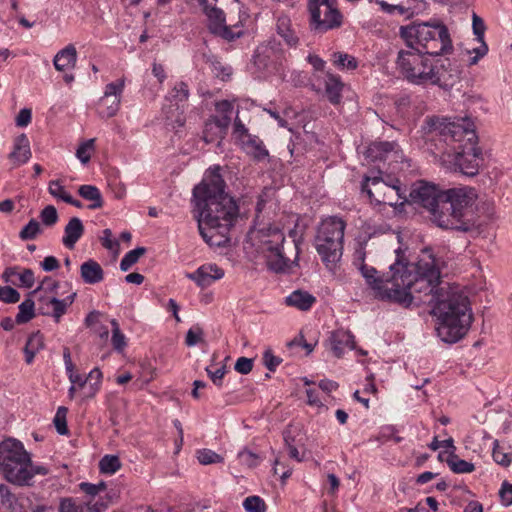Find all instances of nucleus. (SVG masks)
I'll use <instances>...</instances> for the list:
<instances>
[{"label":"nucleus","instance_id":"f257e3e1","mask_svg":"<svg viewBox=\"0 0 512 512\" xmlns=\"http://www.w3.org/2000/svg\"><path fill=\"white\" fill-rule=\"evenodd\" d=\"M358 269L376 298L405 308L412 304L431 306L438 317L437 335L443 342L456 343L468 332L472 322L468 297L448 284L441 285L440 270L431 250H423L416 263L396 261L384 278L366 264Z\"/></svg>","mask_w":512,"mask_h":512},{"label":"nucleus","instance_id":"f03ea898","mask_svg":"<svg viewBox=\"0 0 512 512\" xmlns=\"http://www.w3.org/2000/svg\"><path fill=\"white\" fill-rule=\"evenodd\" d=\"M220 170L218 165L209 168L203 180L193 188L192 203L199 232L210 245L217 244L213 240L216 235L226 236L239 215L235 200L225 192Z\"/></svg>","mask_w":512,"mask_h":512},{"label":"nucleus","instance_id":"7ed1b4c3","mask_svg":"<svg viewBox=\"0 0 512 512\" xmlns=\"http://www.w3.org/2000/svg\"><path fill=\"white\" fill-rule=\"evenodd\" d=\"M423 131L428 149L436 156L450 158L478 145L474 122L468 118L427 117Z\"/></svg>","mask_w":512,"mask_h":512},{"label":"nucleus","instance_id":"20e7f679","mask_svg":"<svg viewBox=\"0 0 512 512\" xmlns=\"http://www.w3.org/2000/svg\"><path fill=\"white\" fill-rule=\"evenodd\" d=\"M425 55L413 50L398 53V68L408 82L448 90L459 81L460 70L449 59L431 61Z\"/></svg>","mask_w":512,"mask_h":512},{"label":"nucleus","instance_id":"39448f33","mask_svg":"<svg viewBox=\"0 0 512 512\" xmlns=\"http://www.w3.org/2000/svg\"><path fill=\"white\" fill-rule=\"evenodd\" d=\"M473 189L451 188L443 192V199L430 216L431 221L442 229L469 232L476 228L472 206Z\"/></svg>","mask_w":512,"mask_h":512},{"label":"nucleus","instance_id":"423d86ee","mask_svg":"<svg viewBox=\"0 0 512 512\" xmlns=\"http://www.w3.org/2000/svg\"><path fill=\"white\" fill-rule=\"evenodd\" d=\"M0 472L9 483L23 487L31 486L36 475L45 476L49 471L45 466L33 464L20 441L7 439L0 443Z\"/></svg>","mask_w":512,"mask_h":512},{"label":"nucleus","instance_id":"0eeeda50","mask_svg":"<svg viewBox=\"0 0 512 512\" xmlns=\"http://www.w3.org/2000/svg\"><path fill=\"white\" fill-rule=\"evenodd\" d=\"M400 35L413 51L427 55H442L452 51V41L444 24L429 22L402 26Z\"/></svg>","mask_w":512,"mask_h":512},{"label":"nucleus","instance_id":"6e6552de","mask_svg":"<svg viewBox=\"0 0 512 512\" xmlns=\"http://www.w3.org/2000/svg\"><path fill=\"white\" fill-rule=\"evenodd\" d=\"M259 248L266 258L268 268L275 272L284 271L298 260L297 242L287 241L278 228H268L260 232Z\"/></svg>","mask_w":512,"mask_h":512},{"label":"nucleus","instance_id":"1a4fd4ad","mask_svg":"<svg viewBox=\"0 0 512 512\" xmlns=\"http://www.w3.org/2000/svg\"><path fill=\"white\" fill-rule=\"evenodd\" d=\"M346 222L337 216L323 219L315 237V247L325 266L333 271L343 253Z\"/></svg>","mask_w":512,"mask_h":512},{"label":"nucleus","instance_id":"9d476101","mask_svg":"<svg viewBox=\"0 0 512 512\" xmlns=\"http://www.w3.org/2000/svg\"><path fill=\"white\" fill-rule=\"evenodd\" d=\"M310 27L325 33L342 25L343 16L333 0H308Z\"/></svg>","mask_w":512,"mask_h":512},{"label":"nucleus","instance_id":"9b49d317","mask_svg":"<svg viewBox=\"0 0 512 512\" xmlns=\"http://www.w3.org/2000/svg\"><path fill=\"white\" fill-rule=\"evenodd\" d=\"M362 191L367 194L370 202L376 205L396 206L402 198L400 187L387 184L381 177L366 176Z\"/></svg>","mask_w":512,"mask_h":512},{"label":"nucleus","instance_id":"f8f14e48","mask_svg":"<svg viewBox=\"0 0 512 512\" xmlns=\"http://www.w3.org/2000/svg\"><path fill=\"white\" fill-rule=\"evenodd\" d=\"M233 136L241 150L254 161L261 162L269 157V151L263 141L258 136L249 133V130L238 116L234 120Z\"/></svg>","mask_w":512,"mask_h":512},{"label":"nucleus","instance_id":"ddd939ff","mask_svg":"<svg viewBox=\"0 0 512 512\" xmlns=\"http://www.w3.org/2000/svg\"><path fill=\"white\" fill-rule=\"evenodd\" d=\"M125 87V79L121 78L116 82L105 86L104 95L97 103V113L101 118H111L117 114L121 104V95Z\"/></svg>","mask_w":512,"mask_h":512},{"label":"nucleus","instance_id":"4468645a","mask_svg":"<svg viewBox=\"0 0 512 512\" xmlns=\"http://www.w3.org/2000/svg\"><path fill=\"white\" fill-rule=\"evenodd\" d=\"M459 152L451 155L450 158H443L444 161L453 164L455 170H459L466 176L472 177L477 175L483 160L481 148L475 145L473 150L466 149Z\"/></svg>","mask_w":512,"mask_h":512},{"label":"nucleus","instance_id":"2eb2a0df","mask_svg":"<svg viewBox=\"0 0 512 512\" xmlns=\"http://www.w3.org/2000/svg\"><path fill=\"white\" fill-rule=\"evenodd\" d=\"M443 192L435 185L421 181L410 192L411 201L424 207L432 215L443 199Z\"/></svg>","mask_w":512,"mask_h":512},{"label":"nucleus","instance_id":"dca6fc26","mask_svg":"<svg viewBox=\"0 0 512 512\" xmlns=\"http://www.w3.org/2000/svg\"><path fill=\"white\" fill-rule=\"evenodd\" d=\"M242 14L238 0H227L225 9V22L226 32L229 35H222V38L232 40L242 34L240 28L242 27Z\"/></svg>","mask_w":512,"mask_h":512},{"label":"nucleus","instance_id":"f3484780","mask_svg":"<svg viewBox=\"0 0 512 512\" xmlns=\"http://www.w3.org/2000/svg\"><path fill=\"white\" fill-rule=\"evenodd\" d=\"M229 127V119L227 117L212 116L206 122L203 130V140L206 143H213L224 139Z\"/></svg>","mask_w":512,"mask_h":512},{"label":"nucleus","instance_id":"a211bd4d","mask_svg":"<svg viewBox=\"0 0 512 512\" xmlns=\"http://www.w3.org/2000/svg\"><path fill=\"white\" fill-rule=\"evenodd\" d=\"M219 2V0H215ZM199 4L203 6L204 12L208 18V28L209 30L215 34L222 37V35H229L226 32L225 22V10L221 7L209 6L207 0H198Z\"/></svg>","mask_w":512,"mask_h":512},{"label":"nucleus","instance_id":"6ab92c4d","mask_svg":"<svg viewBox=\"0 0 512 512\" xmlns=\"http://www.w3.org/2000/svg\"><path fill=\"white\" fill-rule=\"evenodd\" d=\"M224 270L216 264H204L195 272L187 273L186 277L194 281L199 287L210 286L216 280L223 278Z\"/></svg>","mask_w":512,"mask_h":512},{"label":"nucleus","instance_id":"aec40b11","mask_svg":"<svg viewBox=\"0 0 512 512\" xmlns=\"http://www.w3.org/2000/svg\"><path fill=\"white\" fill-rule=\"evenodd\" d=\"M472 20L473 32L476 35V40L478 41L479 46L474 47L472 50H468V53H475V56L472 57L469 61L470 65L476 64L479 59L484 57L488 52V46L484 41V33L486 29L484 21L475 13L473 14Z\"/></svg>","mask_w":512,"mask_h":512},{"label":"nucleus","instance_id":"412c9836","mask_svg":"<svg viewBox=\"0 0 512 512\" xmlns=\"http://www.w3.org/2000/svg\"><path fill=\"white\" fill-rule=\"evenodd\" d=\"M84 231L85 228L81 219L72 217L64 228L63 245L70 250L74 249L76 243L83 236Z\"/></svg>","mask_w":512,"mask_h":512},{"label":"nucleus","instance_id":"4be33fe9","mask_svg":"<svg viewBox=\"0 0 512 512\" xmlns=\"http://www.w3.org/2000/svg\"><path fill=\"white\" fill-rule=\"evenodd\" d=\"M104 275L102 266L94 259H88L80 266V276L85 284L94 285L100 283L103 281Z\"/></svg>","mask_w":512,"mask_h":512},{"label":"nucleus","instance_id":"5701e85b","mask_svg":"<svg viewBox=\"0 0 512 512\" xmlns=\"http://www.w3.org/2000/svg\"><path fill=\"white\" fill-rule=\"evenodd\" d=\"M331 345L335 356L340 358L345 349L353 350L355 348L354 336L348 330L338 329L331 335Z\"/></svg>","mask_w":512,"mask_h":512},{"label":"nucleus","instance_id":"b1692460","mask_svg":"<svg viewBox=\"0 0 512 512\" xmlns=\"http://www.w3.org/2000/svg\"><path fill=\"white\" fill-rule=\"evenodd\" d=\"M414 0H376L381 9L389 14H397L405 18H411L414 14V7L411 3Z\"/></svg>","mask_w":512,"mask_h":512},{"label":"nucleus","instance_id":"393cba45","mask_svg":"<svg viewBox=\"0 0 512 512\" xmlns=\"http://www.w3.org/2000/svg\"><path fill=\"white\" fill-rule=\"evenodd\" d=\"M31 157L30 144L25 134H20L14 141L13 151L9 154V159L15 166L26 163Z\"/></svg>","mask_w":512,"mask_h":512},{"label":"nucleus","instance_id":"a878e982","mask_svg":"<svg viewBox=\"0 0 512 512\" xmlns=\"http://www.w3.org/2000/svg\"><path fill=\"white\" fill-rule=\"evenodd\" d=\"M76 61V48L73 44H69L55 55L53 63L56 70L66 71L74 68L76 65Z\"/></svg>","mask_w":512,"mask_h":512},{"label":"nucleus","instance_id":"bb28decb","mask_svg":"<svg viewBox=\"0 0 512 512\" xmlns=\"http://www.w3.org/2000/svg\"><path fill=\"white\" fill-rule=\"evenodd\" d=\"M325 96L333 105H338L342 100L344 84L338 76L328 73L324 80Z\"/></svg>","mask_w":512,"mask_h":512},{"label":"nucleus","instance_id":"cd10ccee","mask_svg":"<svg viewBox=\"0 0 512 512\" xmlns=\"http://www.w3.org/2000/svg\"><path fill=\"white\" fill-rule=\"evenodd\" d=\"M316 302V298L307 291L295 290L285 298L287 306L295 307L302 311L309 310Z\"/></svg>","mask_w":512,"mask_h":512},{"label":"nucleus","instance_id":"c85d7f7f","mask_svg":"<svg viewBox=\"0 0 512 512\" xmlns=\"http://www.w3.org/2000/svg\"><path fill=\"white\" fill-rule=\"evenodd\" d=\"M276 30L278 35L282 37L289 46L297 45L299 39L292 25L291 19L288 16L280 15L277 18Z\"/></svg>","mask_w":512,"mask_h":512},{"label":"nucleus","instance_id":"c756f323","mask_svg":"<svg viewBox=\"0 0 512 512\" xmlns=\"http://www.w3.org/2000/svg\"><path fill=\"white\" fill-rule=\"evenodd\" d=\"M79 195L87 201L92 203L88 206L89 209H99L103 207V198L100 190L94 185H81L78 188Z\"/></svg>","mask_w":512,"mask_h":512},{"label":"nucleus","instance_id":"7c9ffc66","mask_svg":"<svg viewBox=\"0 0 512 512\" xmlns=\"http://www.w3.org/2000/svg\"><path fill=\"white\" fill-rule=\"evenodd\" d=\"M44 347V337L40 332L33 333L24 347L25 361L31 364L35 355Z\"/></svg>","mask_w":512,"mask_h":512},{"label":"nucleus","instance_id":"2f4dec72","mask_svg":"<svg viewBox=\"0 0 512 512\" xmlns=\"http://www.w3.org/2000/svg\"><path fill=\"white\" fill-rule=\"evenodd\" d=\"M492 456L494 461L503 466L508 467L512 462V451L510 446L500 444L498 440L494 441Z\"/></svg>","mask_w":512,"mask_h":512},{"label":"nucleus","instance_id":"473e14b6","mask_svg":"<svg viewBox=\"0 0 512 512\" xmlns=\"http://www.w3.org/2000/svg\"><path fill=\"white\" fill-rule=\"evenodd\" d=\"M75 297H76V293H73L62 300H60L56 297H52L49 300V303L53 306L52 316L56 323L60 322L61 317L66 313L67 308L70 305H72Z\"/></svg>","mask_w":512,"mask_h":512},{"label":"nucleus","instance_id":"72a5a7b5","mask_svg":"<svg viewBox=\"0 0 512 512\" xmlns=\"http://www.w3.org/2000/svg\"><path fill=\"white\" fill-rule=\"evenodd\" d=\"M34 307L35 303L31 298L25 299L19 305V312L16 315L15 321L18 324L29 322L35 316Z\"/></svg>","mask_w":512,"mask_h":512},{"label":"nucleus","instance_id":"f704fd0d","mask_svg":"<svg viewBox=\"0 0 512 512\" xmlns=\"http://www.w3.org/2000/svg\"><path fill=\"white\" fill-rule=\"evenodd\" d=\"M447 463L450 469L457 474L471 473L475 470L473 463L460 459L455 454L449 456Z\"/></svg>","mask_w":512,"mask_h":512},{"label":"nucleus","instance_id":"c9c22d12","mask_svg":"<svg viewBox=\"0 0 512 512\" xmlns=\"http://www.w3.org/2000/svg\"><path fill=\"white\" fill-rule=\"evenodd\" d=\"M146 253V248L137 247L129 252H127L120 262V269L122 271H127L130 269L135 263L138 262L139 258Z\"/></svg>","mask_w":512,"mask_h":512},{"label":"nucleus","instance_id":"e433bc0d","mask_svg":"<svg viewBox=\"0 0 512 512\" xmlns=\"http://www.w3.org/2000/svg\"><path fill=\"white\" fill-rule=\"evenodd\" d=\"M99 468L102 473L114 474L121 468V462L116 455H105L99 462Z\"/></svg>","mask_w":512,"mask_h":512},{"label":"nucleus","instance_id":"4c0bfd02","mask_svg":"<svg viewBox=\"0 0 512 512\" xmlns=\"http://www.w3.org/2000/svg\"><path fill=\"white\" fill-rule=\"evenodd\" d=\"M332 62L336 67L346 68L348 70H354L358 65L356 59L353 56L342 52L333 53Z\"/></svg>","mask_w":512,"mask_h":512},{"label":"nucleus","instance_id":"58836bf2","mask_svg":"<svg viewBox=\"0 0 512 512\" xmlns=\"http://www.w3.org/2000/svg\"><path fill=\"white\" fill-rule=\"evenodd\" d=\"M94 151L95 139H88L78 146L76 150V157L82 164H87L90 161L91 155Z\"/></svg>","mask_w":512,"mask_h":512},{"label":"nucleus","instance_id":"ea45409f","mask_svg":"<svg viewBox=\"0 0 512 512\" xmlns=\"http://www.w3.org/2000/svg\"><path fill=\"white\" fill-rule=\"evenodd\" d=\"M112 325V346L117 352H122L127 343H126V337L121 332L118 322L115 319L111 320Z\"/></svg>","mask_w":512,"mask_h":512},{"label":"nucleus","instance_id":"a19ab883","mask_svg":"<svg viewBox=\"0 0 512 512\" xmlns=\"http://www.w3.org/2000/svg\"><path fill=\"white\" fill-rule=\"evenodd\" d=\"M197 460L202 465H210V464H216V463H222L224 461V458L210 450V449H201L196 452Z\"/></svg>","mask_w":512,"mask_h":512},{"label":"nucleus","instance_id":"79ce46f5","mask_svg":"<svg viewBox=\"0 0 512 512\" xmlns=\"http://www.w3.org/2000/svg\"><path fill=\"white\" fill-rule=\"evenodd\" d=\"M243 507L246 512H266L267 505L265 501L256 495L248 496L243 501Z\"/></svg>","mask_w":512,"mask_h":512},{"label":"nucleus","instance_id":"37998d69","mask_svg":"<svg viewBox=\"0 0 512 512\" xmlns=\"http://www.w3.org/2000/svg\"><path fill=\"white\" fill-rule=\"evenodd\" d=\"M67 413H68V409L64 406H60L57 409V412L53 419L55 428L60 435H66L68 433L67 420H66Z\"/></svg>","mask_w":512,"mask_h":512},{"label":"nucleus","instance_id":"c03bdc74","mask_svg":"<svg viewBox=\"0 0 512 512\" xmlns=\"http://www.w3.org/2000/svg\"><path fill=\"white\" fill-rule=\"evenodd\" d=\"M59 512H87L85 503H77L72 497L60 499Z\"/></svg>","mask_w":512,"mask_h":512},{"label":"nucleus","instance_id":"a18cd8bd","mask_svg":"<svg viewBox=\"0 0 512 512\" xmlns=\"http://www.w3.org/2000/svg\"><path fill=\"white\" fill-rule=\"evenodd\" d=\"M41 233V227L36 219H31L20 231L19 237L22 240H32Z\"/></svg>","mask_w":512,"mask_h":512},{"label":"nucleus","instance_id":"49530a36","mask_svg":"<svg viewBox=\"0 0 512 512\" xmlns=\"http://www.w3.org/2000/svg\"><path fill=\"white\" fill-rule=\"evenodd\" d=\"M58 212L53 205H47L40 212V219L46 226H53L58 221Z\"/></svg>","mask_w":512,"mask_h":512},{"label":"nucleus","instance_id":"de8ad7c7","mask_svg":"<svg viewBox=\"0 0 512 512\" xmlns=\"http://www.w3.org/2000/svg\"><path fill=\"white\" fill-rule=\"evenodd\" d=\"M105 482L101 481L98 484H92L88 482H81L79 484L80 490L85 493L89 497H95L100 492L104 491L106 489Z\"/></svg>","mask_w":512,"mask_h":512},{"label":"nucleus","instance_id":"09e8293b","mask_svg":"<svg viewBox=\"0 0 512 512\" xmlns=\"http://www.w3.org/2000/svg\"><path fill=\"white\" fill-rule=\"evenodd\" d=\"M20 300L19 292L10 286H0V301L4 303H17Z\"/></svg>","mask_w":512,"mask_h":512},{"label":"nucleus","instance_id":"8fccbe9b","mask_svg":"<svg viewBox=\"0 0 512 512\" xmlns=\"http://www.w3.org/2000/svg\"><path fill=\"white\" fill-rule=\"evenodd\" d=\"M203 334V329L199 326L189 329L186 334L185 344L189 347L195 346L203 341Z\"/></svg>","mask_w":512,"mask_h":512},{"label":"nucleus","instance_id":"3c124183","mask_svg":"<svg viewBox=\"0 0 512 512\" xmlns=\"http://www.w3.org/2000/svg\"><path fill=\"white\" fill-rule=\"evenodd\" d=\"M48 190L53 197L61 199L64 202L66 197L70 196L65 187L58 180L50 181Z\"/></svg>","mask_w":512,"mask_h":512},{"label":"nucleus","instance_id":"603ef678","mask_svg":"<svg viewBox=\"0 0 512 512\" xmlns=\"http://www.w3.org/2000/svg\"><path fill=\"white\" fill-rule=\"evenodd\" d=\"M102 377H103V375L99 368H94L92 371H90V373L86 377L87 380L95 381L93 384H91V387H90V389H91V392L89 394L90 397L94 396L96 394V392L99 390Z\"/></svg>","mask_w":512,"mask_h":512},{"label":"nucleus","instance_id":"864d4df0","mask_svg":"<svg viewBox=\"0 0 512 512\" xmlns=\"http://www.w3.org/2000/svg\"><path fill=\"white\" fill-rule=\"evenodd\" d=\"M499 496L504 506L512 505V484L504 481L499 490Z\"/></svg>","mask_w":512,"mask_h":512},{"label":"nucleus","instance_id":"5fc2aeb1","mask_svg":"<svg viewBox=\"0 0 512 512\" xmlns=\"http://www.w3.org/2000/svg\"><path fill=\"white\" fill-rule=\"evenodd\" d=\"M396 146L395 142H378L374 143L369 150L379 152V157L382 159L386 154L392 152Z\"/></svg>","mask_w":512,"mask_h":512},{"label":"nucleus","instance_id":"6e6d98bb","mask_svg":"<svg viewBox=\"0 0 512 512\" xmlns=\"http://www.w3.org/2000/svg\"><path fill=\"white\" fill-rule=\"evenodd\" d=\"M172 97L177 101H186L189 97V89L186 83H177L172 90Z\"/></svg>","mask_w":512,"mask_h":512},{"label":"nucleus","instance_id":"4d7b16f0","mask_svg":"<svg viewBox=\"0 0 512 512\" xmlns=\"http://www.w3.org/2000/svg\"><path fill=\"white\" fill-rule=\"evenodd\" d=\"M234 368L238 373L246 375L253 369V359L240 357L237 359Z\"/></svg>","mask_w":512,"mask_h":512},{"label":"nucleus","instance_id":"13d9d810","mask_svg":"<svg viewBox=\"0 0 512 512\" xmlns=\"http://www.w3.org/2000/svg\"><path fill=\"white\" fill-rule=\"evenodd\" d=\"M215 109L220 114L218 117H227L229 119V123L231 122L233 104L230 101L221 100L216 102Z\"/></svg>","mask_w":512,"mask_h":512},{"label":"nucleus","instance_id":"bf43d9fd","mask_svg":"<svg viewBox=\"0 0 512 512\" xmlns=\"http://www.w3.org/2000/svg\"><path fill=\"white\" fill-rule=\"evenodd\" d=\"M263 362L268 370L275 371L282 360L281 358L275 356L271 350H266L263 354Z\"/></svg>","mask_w":512,"mask_h":512},{"label":"nucleus","instance_id":"052dcab7","mask_svg":"<svg viewBox=\"0 0 512 512\" xmlns=\"http://www.w3.org/2000/svg\"><path fill=\"white\" fill-rule=\"evenodd\" d=\"M15 498L16 496L11 492L10 488L0 483V501L2 506L11 505V502H13Z\"/></svg>","mask_w":512,"mask_h":512},{"label":"nucleus","instance_id":"680f3d73","mask_svg":"<svg viewBox=\"0 0 512 512\" xmlns=\"http://www.w3.org/2000/svg\"><path fill=\"white\" fill-rule=\"evenodd\" d=\"M15 498L16 496L11 492L10 488L0 483V501L2 506L11 505V502H13Z\"/></svg>","mask_w":512,"mask_h":512},{"label":"nucleus","instance_id":"e2e57ef3","mask_svg":"<svg viewBox=\"0 0 512 512\" xmlns=\"http://www.w3.org/2000/svg\"><path fill=\"white\" fill-rule=\"evenodd\" d=\"M15 498L16 496L11 492L10 488L0 483V501L2 506L11 505V502H13Z\"/></svg>","mask_w":512,"mask_h":512},{"label":"nucleus","instance_id":"0e129e2a","mask_svg":"<svg viewBox=\"0 0 512 512\" xmlns=\"http://www.w3.org/2000/svg\"><path fill=\"white\" fill-rule=\"evenodd\" d=\"M32 119V112L28 108H23L20 110L16 117V125L18 127H26Z\"/></svg>","mask_w":512,"mask_h":512},{"label":"nucleus","instance_id":"69168bd1","mask_svg":"<svg viewBox=\"0 0 512 512\" xmlns=\"http://www.w3.org/2000/svg\"><path fill=\"white\" fill-rule=\"evenodd\" d=\"M101 243L104 248L113 250L118 247V241L112 239V231L110 229L103 230V236L101 237Z\"/></svg>","mask_w":512,"mask_h":512},{"label":"nucleus","instance_id":"338daca9","mask_svg":"<svg viewBox=\"0 0 512 512\" xmlns=\"http://www.w3.org/2000/svg\"><path fill=\"white\" fill-rule=\"evenodd\" d=\"M19 281L22 286L31 288L35 282L33 271L31 269H25L21 274H19Z\"/></svg>","mask_w":512,"mask_h":512},{"label":"nucleus","instance_id":"774afa93","mask_svg":"<svg viewBox=\"0 0 512 512\" xmlns=\"http://www.w3.org/2000/svg\"><path fill=\"white\" fill-rule=\"evenodd\" d=\"M85 506L87 512H102L107 508V504L102 500H88L85 502Z\"/></svg>","mask_w":512,"mask_h":512}]
</instances>
